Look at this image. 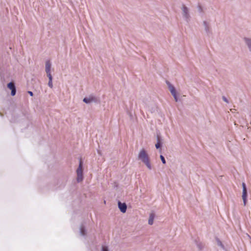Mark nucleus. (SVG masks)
Segmentation results:
<instances>
[{
  "label": "nucleus",
  "mask_w": 251,
  "mask_h": 251,
  "mask_svg": "<svg viewBox=\"0 0 251 251\" xmlns=\"http://www.w3.org/2000/svg\"><path fill=\"white\" fill-rule=\"evenodd\" d=\"M138 159L145 164L149 170L151 169L150 157L145 149H142L140 150L138 155Z\"/></svg>",
  "instance_id": "1"
},
{
  "label": "nucleus",
  "mask_w": 251,
  "mask_h": 251,
  "mask_svg": "<svg viewBox=\"0 0 251 251\" xmlns=\"http://www.w3.org/2000/svg\"><path fill=\"white\" fill-rule=\"evenodd\" d=\"M83 162L82 160L80 159L79 160V164L78 168L76 170V174H77V182H81L82 181L83 179Z\"/></svg>",
  "instance_id": "2"
},
{
  "label": "nucleus",
  "mask_w": 251,
  "mask_h": 251,
  "mask_svg": "<svg viewBox=\"0 0 251 251\" xmlns=\"http://www.w3.org/2000/svg\"><path fill=\"white\" fill-rule=\"evenodd\" d=\"M242 187H243V193H242V199L243 200L244 205L245 206L246 205L247 201V190L246 188V185L245 183H242Z\"/></svg>",
  "instance_id": "3"
},
{
  "label": "nucleus",
  "mask_w": 251,
  "mask_h": 251,
  "mask_svg": "<svg viewBox=\"0 0 251 251\" xmlns=\"http://www.w3.org/2000/svg\"><path fill=\"white\" fill-rule=\"evenodd\" d=\"M7 87L9 89L11 90V95L13 96H15L16 94V88H15L14 83H13V82L9 83L7 84Z\"/></svg>",
  "instance_id": "4"
},
{
  "label": "nucleus",
  "mask_w": 251,
  "mask_h": 251,
  "mask_svg": "<svg viewBox=\"0 0 251 251\" xmlns=\"http://www.w3.org/2000/svg\"><path fill=\"white\" fill-rule=\"evenodd\" d=\"M118 206L121 211L123 213H125L126 210L127 206L125 203L118 202Z\"/></svg>",
  "instance_id": "5"
},
{
  "label": "nucleus",
  "mask_w": 251,
  "mask_h": 251,
  "mask_svg": "<svg viewBox=\"0 0 251 251\" xmlns=\"http://www.w3.org/2000/svg\"><path fill=\"white\" fill-rule=\"evenodd\" d=\"M50 68L51 63L50 61H48L46 62V72L47 74V76L49 75H51Z\"/></svg>",
  "instance_id": "6"
},
{
  "label": "nucleus",
  "mask_w": 251,
  "mask_h": 251,
  "mask_svg": "<svg viewBox=\"0 0 251 251\" xmlns=\"http://www.w3.org/2000/svg\"><path fill=\"white\" fill-rule=\"evenodd\" d=\"M95 100V98L93 96H91L88 98H85L83 99V101L86 103H89Z\"/></svg>",
  "instance_id": "7"
},
{
  "label": "nucleus",
  "mask_w": 251,
  "mask_h": 251,
  "mask_svg": "<svg viewBox=\"0 0 251 251\" xmlns=\"http://www.w3.org/2000/svg\"><path fill=\"white\" fill-rule=\"evenodd\" d=\"M167 84L171 94H172V95H175V93H176L175 88L169 82H168Z\"/></svg>",
  "instance_id": "8"
},
{
  "label": "nucleus",
  "mask_w": 251,
  "mask_h": 251,
  "mask_svg": "<svg viewBox=\"0 0 251 251\" xmlns=\"http://www.w3.org/2000/svg\"><path fill=\"white\" fill-rule=\"evenodd\" d=\"M48 77L49 78V81L48 83V85L50 88H52L53 85H52V77L51 75H49L48 76Z\"/></svg>",
  "instance_id": "9"
},
{
  "label": "nucleus",
  "mask_w": 251,
  "mask_h": 251,
  "mask_svg": "<svg viewBox=\"0 0 251 251\" xmlns=\"http://www.w3.org/2000/svg\"><path fill=\"white\" fill-rule=\"evenodd\" d=\"M154 214H151L150 215V218H149V224L150 225H151L153 224V220H154Z\"/></svg>",
  "instance_id": "10"
},
{
  "label": "nucleus",
  "mask_w": 251,
  "mask_h": 251,
  "mask_svg": "<svg viewBox=\"0 0 251 251\" xmlns=\"http://www.w3.org/2000/svg\"><path fill=\"white\" fill-rule=\"evenodd\" d=\"M245 41L248 45L249 48H250V50H251V40L249 39H245Z\"/></svg>",
  "instance_id": "11"
},
{
  "label": "nucleus",
  "mask_w": 251,
  "mask_h": 251,
  "mask_svg": "<svg viewBox=\"0 0 251 251\" xmlns=\"http://www.w3.org/2000/svg\"><path fill=\"white\" fill-rule=\"evenodd\" d=\"M188 11V10L187 8L186 7H185V6H183V12L184 13V15H185V17H187V14Z\"/></svg>",
  "instance_id": "12"
},
{
  "label": "nucleus",
  "mask_w": 251,
  "mask_h": 251,
  "mask_svg": "<svg viewBox=\"0 0 251 251\" xmlns=\"http://www.w3.org/2000/svg\"><path fill=\"white\" fill-rule=\"evenodd\" d=\"M160 159H161V161H162V163H163L164 164H166V161H165V159L163 155H160Z\"/></svg>",
  "instance_id": "13"
},
{
  "label": "nucleus",
  "mask_w": 251,
  "mask_h": 251,
  "mask_svg": "<svg viewBox=\"0 0 251 251\" xmlns=\"http://www.w3.org/2000/svg\"><path fill=\"white\" fill-rule=\"evenodd\" d=\"M160 146H161V144H160V143L159 142H158L156 144H155V147L157 148V149H158L160 147Z\"/></svg>",
  "instance_id": "14"
},
{
  "label": "nucleus",
  "mask_w": 251,
  "mask_h": 251,
  "mask_svg": "<svg viewBox=\"0 0 251 251\" xmlns=\"http://www.w3.org/2000/svg\"><path fill=\"white\" fill-rule=\"evenodd\" d=\"M102 251H108L107 247L105 246H103L102 247Z\"/></svg>",
  "instance_id": "15"
},
{
  "label": "nucleus",
  "mask_w": 251,
  "mask_h": 251,
  "mask_svg": "<svg viewBox=\"0 0 251 251\" xmlns=\"http://www.w3.org/2000/svg\"><path fill=\"white\" fill-rule=\"evenodd\" d=\"M175 99V101H177L178 99H177V96H176V93H175V95H173Z\"/></svg>",
  "instance_id": "16"
},
{
  "label": "nucleus",
  "mask_w": 251,
  "mask_h": 251,
  "mask_svg": "<svg viewBox=\"0 0 251 251\" xmlns=\"http://www.w3.org/2000/svg\"><path fill=\"white\" fill-rule=\"evenodd\" d=\"M223 100H224L225 102H228V100H227V99H226L225 97H223Z\"/></svg>",
  "instance_id": "17"
},
{
  "label": "nucleus",
  "mask_w": 251,
  "mask_h": 251,
  "mask_svg": "<svg viewBox=\"0 0 251 251\" xmlns=\"http://www.w3.org/2000/svg\"><path fill=\"white\" fill-rule=\"evenodd\" d=\"M28 93L31 96H33V93L31 91H28Z\"/></svg>",
  "instance_id": "18"
}]
</instances>
